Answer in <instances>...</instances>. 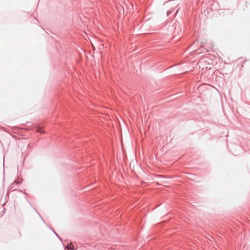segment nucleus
Returning a JSON list of instances; mask_svg holds the SVG:
<instances>
[{
	"label": "nucleus",
	"instance_id": "nucleus-2",
	"mask_svg": "<svg viewBox=\"0 0 250 250\" xmlns=\"http://www.w3.org/2000/svg\"><path fill=\"white\" fill-rule=\"evenodd\" d=\"M37 131L41 133H42L43 132V130L41 127L38 128L37 129Z\"/></svg>",
	"mask_w": 250,
	"mask_h": 250
},
{
	"label": "nucleus",
	"instance_id": "nucleus-1",
	"mask_svg": "<svg viewBox=\"0 0 250 250\" xmlns=\"http://www.w3.org/2000/svg\"><path fill=\"white\" fill-rule=\"evenodd\" d=\"M66 248L68 249H70L71 250H75L74 247L73 246L71 243H70L69 245H68L66 247Z\"/></svg>",
	"mask_w": 250,
	"mask_h": 250
}]
</instances>
